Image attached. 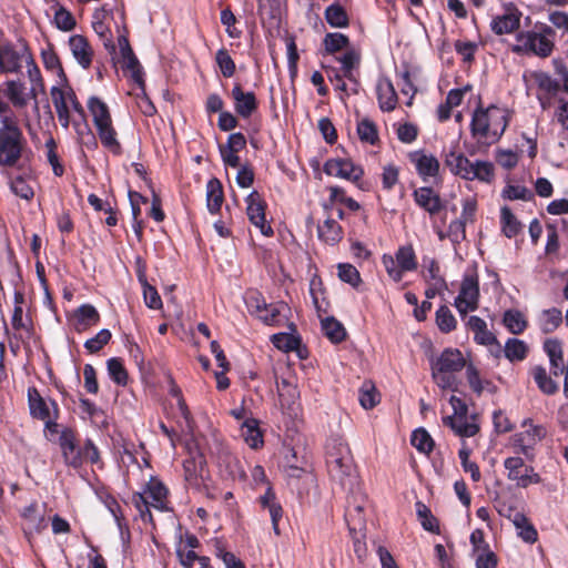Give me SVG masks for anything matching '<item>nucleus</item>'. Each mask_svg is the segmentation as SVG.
Listing matches in <instances>:
<instances>
[{
    "mask_svg": "<svg viewBox=\"0 0 568 568\" xmlns=\"http://www.w3.org/2000/svg\"><path fill=\"white\" fill-rule=\"evenodd\" d=\"M11 191L23 200H31L34 195L33 189L27 183V181L18 176L11 182Z\"/></svg>",
    "mask_w": 568,
    "mask_h": 568,
    "instance_id": "obj_64",
    "label": "nucleus"
},
{
    "mask_svg": "<svg viewBox=\"0 0 568 568\" xmlns=\"http://www.w3.org/2000/svg\"><path fill=\"white\" fill-rule=\"evenodd\" d=\"M22 517L27 523L28 529L40 531L45 527V520L42 513L39 510L38 504L32 503L24 508Z\"/></svg>",
    "mask_w": 568,
    "mask_h": 568,
    "instance_id": "obj_44",
    "label": "nucleus"
},
{
    "mask_svg": "<svg viewBox=\"0 0 568 568\" xmlns=\"http://www.w3.org/2000/svg\"><path fill=\"white\" fill-rule=\"evenodd\" d=\"M23 63L27 71L39 69L26 41L21 40L18 49L12 44L0 45V73H19Z\"/></svg>",
    "mask_w": 568,
    "mask_h": 568,
    "instance_id": "obj_8",
    "label": "nucleus"
},
{
    "mask_svg": "<svg viewBox=\"0 0 568 568\" xmlns=\"http://www.w3.org/2000/svg\"><path fill=\"white\" fill-rule=\"evenodd\" d=\"M357 134L362 142L374 145L378 141L376 124L369 119H363L357 123Z\"/></svg>",
    "mask_w": 568,
    "mask_h": 568,
    "instance_id": "obj_47",
    "label": "nucleus"
},
{
    "mask_svg": "<svg viewBox=\"0 0 568 568\" xmlns=\"http://www.w3.org/2000/svg\"><path fill=\"white\" fill-rule=\"evenodd\" d=\"M132 503L139 510L142 519L151 523V507L158 510L168 509V489L160 480L151 478L142 493H135L132 496Z\"/></svg>",
    "mask_w": 568,
    "mask_h": 568,
    "instance_id": "obj_7",
    "label": "nucleus"
},
{
    "mask_svg": "<svg viewBox=\"0 0 568 568\" xmlns=\"http://www.w3.org/2000/svg\"><path fill=\"white\" fill-rule=\"evenodd\" d=\"M45 150H47V160L52 168L54 175L62 176L64 174V166L60 162L59 155L57 153V142L52 135L45 141Z\"/></svg>",
    "mask_w": 568,
    "mask_h": 568,
    "instance_id": "obj_49",
    "label": "nucleus"
},
{
    "mask_svg": "<svg viewBox=\"0 0 568 568\" xmlns=\"http://www.w3.org/2000/svg\"><path fill=\"white\" fill-rule=\"evenodd\" d=\"M364 508L365 500L362 497L359 500L355 496L348 498L346 505L345 518L351 531H357L364 528L365 526V517H364Z\"/></svg>",
    "mask_w": 568,
    "mask_h": 568,
    "instance_id": "obj_25",
    "label": "nucleus"
},
{
    "mask_svg": "<svg viewBox=\"0 0 568 568\" xmlns=\"http://www.w3.org/2000/svg\"><path fill=\"white\" fill-rule=\"evenodd\" d=\"M467 326L475 334V341L483 345L498 344L496 336L488 331L486 322L479 316H470L467 322Z\"/></svg>",
    "mask_w": 568,
    "mask_h": 568,
    "instance_id": "obj_29",
    "label": "nucleus"
},
{
    "mask_svg": "<svg viewBox=\"0 0 568 568\" xmlns=\"http://www.w3.org/2000/svg\"><path fill=\"white\" fill-rule=\"evenodd\" d=\"M443 423L460 437H473L479 432L478 424L467 420L466 415L446 416L443 418Z\"/></svg>",
    "mask_w": 568,
    "mask_h": 568,
    "instance_id": "obj_28",
    "label": "nucleus"
},
{
    "mask_svg": "<svg viewBox=\"0 0 568 568\" xmlns=\"http://www.w3.org/2000/svg\"><path fill=\"white\" fill-rule=\"evenodd\" d=\"M318 236L325 243L334 245L343 239V230L334 219H326L318 225Z\"/></svg>",
    "mask_w": 568,
    "mask_h": 568,
    "instance_id": "obj_33",
    "label": "nucleus"
},
{
    "mask_svg": "<svg viewBox=\"0 0 568 568\" xmlns=\"http://www.w3.org/2000/svg\"><path fill=\"white\" fill-rule=\"evenodd\" d=\"M410 443L418 452L426 455L430 454L434 448V440L424 428L413 432Z\"/></svg>",
    "mask_w": 568,
    "mask_h": 568,
    "instance_id": "obj_48",
    "label": "nucleus"
},
{
    "mask_svg": "<svg viewBox=\"0 0 568 568\" xmlns=\"http://www.w3.org/2000/svg\"><path fill=\"white\" fill-rule=\"evenodd\" d=\"M509 123V113L497 105L477 108L471 116L470 132L477 143L491 145L499 141Z\"/></svg>",
    "mask_w": 568,
    "mask_h": 568,
    "instance_id": "obj_2",
    "label": "nucleus"
},
{
    "mask_svg": "<svg viewBox=\"0 0 568 568\" xmlns=\"http://www.w3.org/2000/svg\"><path fill=\"white\" fill-rule=\"evenodd\" d=\"M106 365L109 375L113 382L119 385H126L129 376L122 359L118 357L110 358Z\"/></svg>",
    "mask_w": 568,
    "mask_h": 568,
    "instance_id": "obj_52",
    "label": "nucleus"
},
{
    "mask_svg": "<svg viewBox=\"0 0 568 568\" xmlns=\"http://www.w3.org/2000/svg\"><path fill=\"white\" fill-rule=\"evenodd\" d=\"M50 95L57 112L59 123L64 129H68L70 125L71 110L79 113L80 115L84 114V110L71 88L52 87L50 90Z\"/></svg>",
    "mask_w": 568,
    "mask_h": 568,
    "instance_id": "obj_12",
    "label": "nucleus"
},
{
    "mask_svg": "<svg viewBox=\"0 0 568 568\" xmlns=\"http://www.w3.org/2000/svg\"><path fill=\"white\" fill-rule=\"evenodd\" d=\"M413 196L417 205L430 215H436L444 209V202L439 194L432 187L422 186L414 191Z\"/></svg>",
    "mask_w": 568,
    "mask_h": 568,
    "instance_id": "obj_22",
    "label": "nucleus"
},
{
    "mask_svg": "<svg viewBox=\"0 0 568 568\" xmlns=\"http://www.w3.org/2000/svg\"><path fill=\"white\" fill-rule=\"evenodd\" d=\"M185 448L189 458L183 463L184 478L190 486L199 488L204 483L207 474L206 462L195 437L192 436L186 442Z\"/></svg>",
    "mask_w": 568,
    "mask_h": 568,
    "instance_id": "obj_11",
    "label": "nucleus"
},
{
    "mask_svg": "<svg viewBox=\"0 0 568 568\" xmlns=\"http://www.w3.org/2000/svg\"><path fill=\"white\" fill-rule=\"evenodd\" d=\"M277 392L281 407L288 412H295L300 397L297 387L287 379L282 378L277 382Z\"/></svg>",
    "mask_w": 568,
    "mask_h": 568,
    "instance_id": "obj_27",
    "label": "nucleus"
},
{
    "mask_svg": "<svg viewBox=\"0 0 568 568\" xmlns=\"http://www.w3.org/2000/svg\"><path fill=\"white\" fill-rule=\"evenodd\" d=\"M530 78L537 88L548 95V98L555 97L560 90V83L546 72L535 71L531 73Z\"/></svg>",
    "mask_w": 568,
    "mask_h": 568,
    "instance_id": "obj_38",
    "label": "nucleus"
},
{
    "mask_svg": "<svg viewBox=\"0 0 568 568\" xmlns=\"http://www.w3.org/2000/svg\"><path fill=\"white\" fill-rule=\"evenodd\" d=\"M77 329L82 331L100 321L97 308L90 304H83L75 311Z\"/></svg>",
    "mask_w": 568,
    "mask_h": 568,
    "instance_id": "obj_39",
    "label": "nucleus"
},
{
    "mask_svg": "<svg viewBox=\"0 0 568 568\" xmlns=\"http://www.w3.org/2000/svg\"><path fill=\"white\" fill-rule=\"evenodd\" d=\"M479 283L477 276L465 275L458 296L455 300V306L460 315H466L469 311L478 307Z\"/></svg>",
    "mask_w": 568,
    "mask_h": 568,
    "instance_id": "obj_17",
    "label": "nucleus"
},
{
    "mask_svg": "<svg viewBox=\"0 0 568 568\" xmlns=\"http://www.w3.org/2000/svg\"><path fill=\"white\" fill-rule=\"evenodd\" d=\"M27 148L19 118L0 119V166L14 168Z\"/></svg>",
    "mask_w": 568,
    "mask_h": 568,
    "instance_id": "obj_3",
    "label": "nucleus"
},
{
    "mask_svg": "<svg viewBox=\"0 0 568 568\" xmlns=\"http://www.w3.org/2000/svg\"><path fill=\"white\" fill-rule=\"evenodd\" d=\"M88 109L92 115L102 145L113 154H120L122 149L116 139V132L113 128L108 105L99 98L92 97L88 101Z\"/></svg>",
    "mask_w": 568,
    "mask_h": 568,
    "instance_id": "obj_5",
    "label": "nucleus"
},
{
    "mask_svg": "<svg viewBox=\"0 0 568 568\" xmlns=\"http://www.w3.org/2000/svg\"><path fill=\"white\" fill-rule=\"evenodd\" d=\"M70 50L72 55L83 69H89L92 59L93 50L85 37L82 34H74L69 39Z\"/></svg>",
    "mask_w": 568,
    "mask_h": 568,
    "instance_id": "obj_23",
    "label": "nucleus"
},
{
    "mask_svg": "<svg viewBox=\"0 0 568 568\" xmlns=\"http://www.w3.org/2000/svg\"><path fill=\"white\" fill-rule=\"evenodd\" d=\"M326 465L331 477L344 483L352 475L353 458L346 444L339 443L327 450Z\"/></svg>",
    "mask_w": 568,
    "mask_h": 568,
    "instance_id": "obj_13",
    "label": "nucleus"
},
{
    "mask_svg": "<svg viewBox=\"0 0 568 568\" xmlns=\"http://www.w3.org/2000/svg\"><path fill=\"white\" fill-rule=\"evenodd\" d=\"M323 44L326 53L334 54L338 51L348 48L349 39L347 36L343 33L331 32L324 37Z\"/></svg>",
    "mask_w": 568,
    "mask_h": 568,
    "instance_id": "obj_45",
    "label": "nucleus"
},
{
    "mask_svg": "<svg viewBox=\"0 0 568 568\" xmlns=\"http://www.w3.org/2000/svg\"><path fill=\"white\" fill-rule=\"evenodd\" d=\"M215 61L225 78H231L235 73V62L224 48L216 52Z\"/></svg>",
    "mask_w": 568,
    "mask_h": 568,
    "instance_id": "obj_56",
    "label": "nucleus"
},
{
    "mask_svg": "<svg viewBox=\"0 0 568 568\" xmlns=\"http://www.w3.org/2000/svg\"><path fill=\"white\" fill-rule=\"evenodd\" d=\"M246 306L252 315L267 325H277L283 320L282 311L285 308L284 304H266L262 295L253 292L246 298Z\"/></svg>",
    "mask_w": 568,
    "mask_h": 568,
    "instance_id": "obj_14",
    "label": "nucleus"
},
{
    "mask_svg": "<svg viewBox=\"0 0 568 568\" xmlns=\"http://www.w3.org/2000/svg\"><path fill=\"white\" fill-rule=\"evenodd\" d=\"M520 18L521 12L513 3H509L505 7L503 14L496 16L491 20L490 28L495 34H508L519 28Z\"/></svg>",
    "mask_w": 568,
    "mask_h": 568,
    "instance_id": "obj_19",
    "label": "nucleus"
},
{
    "mask_svg": "<svg viewBox=\"0 0 568 568\" xmlns=\"http://www.w3.org/2000/svg\"><path fill=\"white\" fill-rule=\"evenodd\" d=\"M170 394L178 399V407L180 409L182 417L184 418V420L186 423V427L189 428V430H192L193 420L191 418V413H190L187 405L182 396L181 389L178 387V385L174 382L171 383Z\"/></svg>",
    "mask_w": 568,
    "mask_h": 568,
    "instance_id": "obj_62",
    "label": "nucleus"
},
{
    "mask_svg": "<svg viewBox=\"0 0 568 568\" xmlns=\"http://www.w3.org/2000/svg\"><path fill=\"white\" fill-rule=\"evenodd\" d=\"M503 196L510 201H531L534 199V193L523 185H507L503 191Z\"/></svg>",
    "mask_w": 568,
    "mask_h": 568,
    "instance_id": "obj_58",
    "label": "nucleus"
},
{
    "mask_svg": "<svg viewBox=\"0 0 568 568\" xmlns=\"http://www.w3.org/2000/svg\"><path fill=\"white\" fill-rule=\"evenodd\" d=\"M436 324L443 333H449L456 328V318L446 305H443L437 310Z\"/></svg>",
    "mask_w": 568,
    "mask_h": 568,
    "instance_id": "obj_50",
    "label": "nucleus"
},
{
    "mask_svg": "<svg viewBox=\"0 0 568 568\" xmlns=\"http://www.w3.org/2000/svg\"><path fill=\"white\" fill-rule=\"evenodd\" d=\"M382 263L387 275L396 283L403 280L405 272H413L418 266L415 251L410 244L399 246L394 256L384 254Z\"/></svg>",
    "mask_w": 568,
    "mask_h": 568,
    "instance_id": "obj_9",
    "label": "nucleus"
},
{
    "mask_svg": "<svg viewBox=\"0 0 568 568\" xmlns=\"http://www.w3.org/2000/svg\"><path fill=\"white\" fill-rule=\"evenodd\" d=\"M30 88L21 79H11L3 82V98L10 108L16 109L22 125L30 132L32 120L40 121V105L38 97L45 93V84L40 69L28 70Z\"/></svg>",
    "mask_w": 568,
    "mask_h": 568,
    "instance_id": "obj_1",
    "label": "nucleus"
},
{
    "mask_svg": "<svg viewBox=\"0 0 568 568\" xmlns=\"http://www.w3.org/2000/svg\"><path fill=\"white\" fill-rule=\"evenodd\" d=\"M530 374L537 384L538 388L547 394L552 395L558 390V385L552 378L547 374V371L542 366H534L530 369Z\"/></svg>",
    "mask_w": 568,
    "mask_h": 568,
    "instance_id": "obj_40",
    "label": "nucleus"
},
{
    "mask_svg": "<svg viewBox=\"0 0 568 568\" xmlns=\"http://www.w3.org/2000/svg\"><path fill=\"white\" fill-rule=\"evenodd\" d=\"M122 59L124 63L123 68H125L130 72L132 80L140 87H143L144 81L142 69L134 53L131 52V54H126L122 57Z\"/></svg>",
    "mask_w": 568,
    "mask_h": 568,
    "instance_id": "obj_55",
    "label": "nucleus"
},
{
    "mask_svg": "<svg viewBox=\"0 0 568 568\" xmlns=\"http://www.w3.org/2000/svg\"><path fill=\"white\" fill-rule=\"evenodd\" d=\"M466 366V359L456 348L444 349L432 364V375L435 383L443 389H457V381L454 373L460 372Z\"/></svg>",
    "mask_w": 568,
    "mask_h": 568,
    "instance_id": "obj_4",
    "label": "nucleus"
},
{
    "mask_svg": "<svg viewBox=\"0 0 568 568\" xmlns=\"http://www.w3.org/2000/svg\"><path fill=\"white\" fill-rule=\"evenodd\" d=\"M247 216L248 220L260 229L261 233L265 236H270L273 234V230L270 224H267L265 219V204L261 200L257 192H253L247 197Z\"/></svg>",
    "mask_w": 568,
    "mask_h": 568,
    "instance_id": "obj_20",
    "label": "nucleus"
},
{
    "mask_svg": "<svg viewBox=\"0 0 568 568\" xmlns=\"http://www.w3.org/2000/svg\"><path fill=\"white\" fill-rule=\"evenodd\" d=\"M327 175L336 176L358 183L364 175L362 166L356 165L351 159H331L324 165Z\"/></svg>",
    "mask_w": 568,
    "mask_h": 568,
    "instance_id": "obj_18",
    "label": "nucleus"
},
{
    "mask_svg": "<svg viewBox=\"0 0 568 568\" xmlns=\"http://www.w3.org/2000/svg\"><path fill=\"white\" fill-rule=\"evenodd\" d=\"M324 17L326 22L332 28H346L349 24V18L345 9L338 4L333 3L325 9Z\"/></svg>",
    "mask_w": 568,
    "mask_h": 568,
    "instance_id": "obj_41",
    "label": "nucleus"
},
{
    "mask_svg": "<svg viewBox=\"0 0 568 568\" xmlns=\"http://www.w3.org/2000/svg\"><path fill=\"white\" fill-rule=\"evenodd\" d=\"M342 63L343 75L349 80H353V69L359 63V54L349 50L338 58Z\"/></svg>",
    "mask_w": 568,
    "mask_h": 568,
    "instance_id": "obj_61",
    "label": "nucleus"
},
{
    "mask_svg": "<svg viewBox=\"0 0 568 568\" xmlns=\"http://www.w3.org/2000/svg\"><path fill=\"white\" fill-rule=\"evenodd\" d=\"M445 164L455 175H459L466 180L469 179L473 162H470L465 155L456 152H449L446 155Z\"/></svg>",
    "mask_w": 568,
    "mask_h": 568,
    "instance_id": "obj_31",
    "label": "nucleus"
},
{
    "mask_svg": "<svg viewBox=\"0 0 568 568\" xmlns=\"http://www.w3.org/2000/svg\"><path fill=\"white\" fill-rule=\"evenodd\" d=\"M284 459L285 467L292 470L291 476L298 477L302 471H305L306 460L303 456L298 457L295 448H287Z\"/></svg>",
    "mask_w": 568,
    "mask_h": 568,
    "instance_id": "obj_51",
    "label": "nucleus"
},
{
    "mask_svg": "<svg viewBox=\"0 0 568 568\" xmlns=\"http://www.w3.org/2000/svg\"><path fill=\"white\" fill-rule=\"evenodd\" d=\"M232 98L236 113L242 118H248L257 109V102L253 92H244L240 84L232 89Z\"/></svg>",
    "mask_w": 568,
    "mask_h": 568,
    "instance_id": "obj_24",
    "label": "nucleus"
},
{
    "mask_svg": "<svg viewBox=\"0 0 568 568\" xmlns=\"http://www.w3.org/2000/svg\"><path fill=\"white\" fill-rule=\"evenodd\" d=\"M468 180L478 179L489 182L494 176V166L489 162L476 161L473 163Z\"/></svg>",
    "mask_w": 568,
    "mask_h": 568,
    "instance_id": "obj_54",
    "label": "nucleus"
},
{
    "mask_svg": "<svg viewBox=\"0 0 568 568\" xmlns=\"http://www.w3.org/2000/svg\"><path fill=\"white\" fill-rule=\"evenodd\" d=\"M555 31L545 26L540 31H523L516 36V44L513 51L516 53H532L540 58H547L552 53Z\"/></svg>",
    "mask_w": 568,
    "mask_h": 568,
    "instance_id": "obj_6",
    "label": "nucleus"
},
{
    "mask_svg": "<svg viewBox=\"0 0 568 568\" xmlns=\"http://www.w3.org/2000/svg\"><path fill=\"white\" fill-rule=\"evenodd\" d=\"M561 311L556 307L544 310L538 318L539 327L545 334L552 333L561 325Z\"/></svg>",
    "mask_w": 568,
    "mask_h": 568,
    "instance_id": "obj_37",
    "label": "nucleus"
},
{
    "mask_svg": "<svg viewBox=\"0 0 568 568\" xmlns=\"http://www.w3.org/2000/svg\"><path fill=\"white\" fill-rule=\"evenodd\" d=\"M54 22L58 29L71 31L75 27V19L72 13L63 7H60L54 13Z\"/></svg>",
    "mask_w": 568,
    "mask_h": 568,
    "instance_id": "obj_60",
    "label": "nucleus"
},
{
    "mask_svg": "<svg viewBox=\"0 0 568 568\" xmlns=\"http://www.w3.org/2000/svg\"><path fill=\"white\" fill-rule=\"evenodd\" d=\"M505 357L510 362H520L527 357L528 346L518 338H508L504 347Z\"/></svg>",
    "mask_w": 568,
    "mask_h": 568,
    "instance_id": "obj_43",
    "label": "nucleus"
},
{
    "mask_svg": "<svg viewBox=\"0 0 568 568\" xmlns=\"http://www.w3.org/2000/svg\"><path fill=\"white\" fill-rule=\"evenodd\" d=\"M111 336L112 335L109 329H101L94 337L85 342L84 347L91 354L98 353L110 342Z\"/></svg>",
    "mask_w": 568,
    "mask_h": 568,
    "instance_id": "obj_59",
    "label": "nucleus"
},
{
    "mask_svg": "<svg viewBox=\"0 0 568 568\" xmlns=\"http://www.w3.org/2000/svg\"><path fill=\"white\" fill-rule=\"evenodd\" d=\"M377 99L382 111L390 112L397 105V93L390 80L383 79L377 83Z\"/></svg>",
    "mask_w": 568,
    "mask_h": 568,
    "instance_id": "obj_26",
    "label": "nucleus"
},
{
    "mask_svg": "<svg viewBox=\"0 0 568 568\" xmlns=\"http://www.w3.org/2000/svg\"><path fill=\"white\" fill-rule=\"evenodd\" d=\"M359 404L365 409H372L379 403V395L371 381H365L359 388Z\"/></svg>",
    "mask_w": 568,
    "mask_h": 568,
    "instance_id": "obj_46",
    "label": "nucleus"
},
{
    "mask_svg": "<svg viewBox=\"0 0 568 568\" xmlns=\"http://www.w3.org/2000/svg\"><path fill=\"white\" fill-rule=\"evenodd\" d=\"M272 342L275 347L284 352L296 349L301 343L298 337L286 333L274 334L272 337Z\"/></svg>",
    "mask_w": 568,
    "mask_h": 568,
    "instance_id": "obj_57",
    "label": "nucleus"
},
{
    "mask_svg": "<svg viewBox=\"0 0 568 568\" xmlns=\"http://www.w3.org/2000/svg\"><path fill=\"white\" fill-rule=\"evenodd\" d=\"M28 404L32 418L43 422L49 430L57 432L59 408L54 400L42 397L36 387H30Z\"/></svg>",
    "mask_w": 568,
    "mask_h": 568,
    "instance_id": "obj_10",
    "label": "nucleus"
},
{
    "mask_svg": "<svg viewBox=\"0 0 568 568\" xmlns=\"http://www.w3.org/2000/svg\"><path fill=\"white\" fill-rule=\"evenodd\" d=\"M500 222L503 233L509 239L518 235L523 229L521 223L517 220L508 206L501 207Z\"/></svg>",
    "mask_w": 568,
    "mask_h": 568,
    "instance_id": "obj_42",
    "label": "nucleus"
},
{
    "mask_svg": "<svg viewBox=\"0 0 568 568\" xmlns=\"http://www.w3.org/2000/svg\"><path fill=\"white\" fill-rule=\"evenodd\" d=\"M466 222L456 219L450 222L447 230V236L454 244H459L466 239Z\"/></svg>",
    "mask_w": 568,
    "mask_h": 568,
    "instance_id": "obj_63",
    "label": "nucleus"
},
{
    "mask_svg": "<svg viewBox=\"0 0 568 568\" xmlns=\"http://www.w3.org/2000/svg\"><path fill=\"white\" fill-rule=\"evenodd\" d=\"M60 447L68 465L79 467L82 464L81 449L77 448L74 438L71 434L63 433L60 437Z\"/></svg>",
    "mask_w": 568,
    "mask_h": 568,
    "instance_id": "obj_30",
    "label": "nucleus"
},
{
    "mask_svg": "<svg viewBox=\"0 0 568 568\" xmlns=\"http://www.w3.org/2000/svg\"><path fill=\"white\" fill-rule=\"evenodd\" d=\"M521 427L523 430L511 437V443L519 448L521 454L527 456L546 437L547 432L544 426L534 425L531 419H525Z\"/></svg>",
    "mask_w": 568,
    "mask_h": 568,
    "instance_id": "obj_16",
    "label": "nucleus"
},
{
    "mask_svg": "<svg viewBox=\"0 0 568 568\" xmlns=\"http://www.w3.org/2000/svg\"><path fill=\"white\" fill-rule=\"evenodd\" d=\"M322 331L324 335L332 343H341L346 337V329L341 322H338L333 316L325 317L321 321Z\"/></svg>",
    "mask_w": 568,
    "mask_h": 568,
    "instance_id": "obj_34",
    "label": "nucleus"
},
{
    "mask_svg": "<svg viewBox=\"0 0 568 568\" xmlns=\"http://www.w3.org/2000/svg\"><path fill=\"white\" fill-rule=\"evenodd\" d=\"M544 351L549 357L551 367L555 369L554 374L558 375L557 369L564 372V353L561 342L557 338H547L544 342Z\"/></svg>",
    "mask_w": 568,
    "mask_h": 568,
    "instance_id": "obj_32",
    "label": "nucleus"
},
{
    "mask_svg": "<svg viewBox=\"0 0 568 568\" xmlns=\"http://www.w3.org/2000/svg\"><path fill=\"white\" fill-rule=\"evenodd\" d=\"M503 323L514 334H521L528 326L526 316L518 310H508L504 313Z\"/></svg>",
    "mask_w": 568,
    "mask_h": 568,
    "instance_id": "obj_36",
    "label": "nucleus"
},
{
    "mask_svg": "<svg viewBox=\"0 0 568 568\" xmlns=\"http://www.w3.org/2000/svg\"><path fill=\"white\" fill-rule=\"evenodd\" d=\"M410 161L414 163L418 175L423 181H428L430 178H437L439 174V162L433 154L424 152H415L410 154Z\"/></svg>",
    "mask_w": 568,
    "mask_h": 568,
    "instance_id": "obj_21",
    "label": "nucleus"
},
{
    "mask_svg": "<svg viewBox=\"0 0 568 568\" xmlns=\"http://www.w3.org/2000/svg\"><path fill=\"white\" fill-rule=\"evenodd\" d=\"M224 200L223 187L217 179H211L206 185L207 209L211 213H217Z\"/></svg>",
    "mask_w": 568,
    "mask_h": 568,
    "instance_id": "obj_35",
    "label": "nucleus"
},
{
    "mask_svg": "<svg viewBox=\"0 0 568 568\" xmlns=\"http://www.w3.org/2000/svg\"><path fill=\"white\" fill-rule=\"evenodd\" d=\"M337 270H338V277L343 282L352 285L353 287H357L361 284L362 278H361L359 272L357 271V268L354 265L348 264V263H341V264H338Z\"/></svg>",
    "mask_w": 568,
    "mask_h": 568,
    "instance_id": "obj_53",
    "label": "nucleus"
},
{
    "mask_svg": "<svg viewBox=\"0 0 568 568\" xmlns=\"http://www.w3.org/2000/svg\"><path fill=\"white\" fill-rule=\"evenodd\" d=\"M504 467L507 470V478L515 481L519 488H527L541 481L539 474L535 471L534 467L527 465L521 457L506 458Z\"/></svg>",
    "mask_w": 568,
    "mask_h": 568,
    "instance_id": "obj_15",
    "label": "nucleus"
}]
</instances>
